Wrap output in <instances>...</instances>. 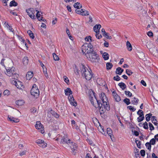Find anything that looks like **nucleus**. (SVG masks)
Here are the masks:
<instances>
[{"mask_svg": "<svg viewBox=\"0 0 158 158\" xmlns=\"http://www.w3.org/2000/svg\"><path fill=\"white\" fill-rule=\"evenodd\" d=\"M93 93L94 97L90 96L89 99L92 104L95 108H98L101 114H103L106 110H110L109 104L108 99L105 93H101L99 94L100 100H97Z\"/></svg>", "mask_w": 158, "mask_h": 158, "instance_id": "f257e3e1", "label": "nucleus"}, {"mask_svg": "<svg viewBox=\"0 0 158 158\" xmlns=\"http://www.w3.org/2000/svg\"><path fill=\"white\" fill-rule=\"evenodd\" d=\"M81 69L82 74L87 80H90L92 77L93 75L90 70L89 71L84 65L82 64Z\"/></svg>", "mask_w": 158, "mask_h": 158, "instance_id": "f03ea898", "label": "nucleus"}, {"mask_svg": "<svg viewBox=\"0 0 158 158\" xmlns=\"http://www.w3.org/2000/svg\"><path fill=\"white\" fill-rule=\"evenodd\" d=\"M6 74L7 76L10 77L12 76L13 78L14 79H15L18 78L19 75L16 73L15 67H10L9 66H8L6 67Z\"/></svg>", "mask_w": 158, "mask_h": 158, "instance_id": "7ed1b4c3", "label": "nucleus"}, {"mask_svg": "<svg viewBox=\"0 0 158 158\" xmlns=\"http://www.w3.org/2000/svg\"><path fill=\"white\" fill-rule=\"evenodd\" d=\"M86 57L89 61L93 63H98L100 60L98 55L95 51H94L90 54L86 55Z\"/></svg>", "mask_w": 158, "mask_h": 158, "instance_id": "20e7f679", "label": "nucleus"}, {"mask_svg": "<svg viewBox=\"0 0 158 158\" xmlns=\"http://www.w3.org/2000/svg\"><path fill=\"white\" fill-rule=\"evenodd\" d=\"M36 10H37L36 9H34L33 8H31L27 9L26 12L31 18L34 19H35V13Z\"/></svg>", "mask_w": 158, "mask_h": 158, "instance_id": "39448f33", "label": "nucleus"}, {"mask_svg": "<svg viewBox=\"0 0 158 158\" xmlns=\"http://www.w3.org/2000/svg\"><path fill=\"white\" fill-rule=\"evenodd\" d=\"M87 45V44H85L82 46V51L83 53L85 54H87V55L90 54L94 51L93 49H89L88 48Z\"/></svg>", "mask_w": 158, "mask_h": 158, "instance_id": "423d86ee", "label": "nucleus"}, {"mask_svg": "<svg viewBox=\"0 0 158 158\" xmlns=\"http://www.w3.org/2000/svg\"><path fill=\"white\" fill-rule=\"evenodd\" d=\"M35 127V128L38 129L39 131H40L41 133L43 134L44 133V127L40 121L36 122Z\"/></svg>", "mask_w": 158, "mask_h": 158, "instance_id": "0eeeda50", "label": "nucleus"}, {"mask_svg": "<svg viewBox=\"0 0 158 158\" xmlns=\"http://www.w3.org/2000/svg\"><path fill=\"white\" fill-rule=\"evenodd\" d=\"M12 83L15 85L18 89H22L24 88L22 83L18 80L17 81L13 80L12 81Z\"/></svg>", "mask_w": 158, "mask_h": 158, "instance_id": "6e6552de", "label": "nucleus"}, {"mask_svg": "<svg viewBox=\"0 0 158 158\" xmlns=\"http://www.w3.org/2000/svg\"><path fill=\"white\" fill-rule=\"evenodd\" d=\"M31 93L32 95L35 98H38L39 96L40 91L38 89H35L32 88Z\"/></svg>", "mask_w": 158, "mask_h": 158, "instance_id": "1a4fd4ad", "label": "nucleus"}, {"mask_svg": "<svg viewBox=\"0 0 158 158\" xmlns=\"http://www.w3.org/2000/svg\"><path fill=\"white\" fill-rule=\"evenodd\" d=\"M75 11L77 14L81 15L83 16H87L89 15L88 11L83 9H81V10H76Z\"/></svg>", "mask_w": 158, "mask_h": 158, "instance_id": "9d476101", "label": "nucleus"}, {"mask_svg": "<svg viewBox=\"0 0 158 158\" xmlns=\"http://www.w3.org/2000/svg\"><path fill=\"white\" fill-rule=\"evenodd\" d=\"M10 63H11L10 60H6L5 59H2L1 62V64L4 66L5 68L6 67L9 66Z\"/></svg>", "mask_w": 158, "mask_h": 158, "instance_id": "9b49d317", "label": "nucleus"}, {"mask_svg": "<svg viewBox=\"0 0 158 158\" xmlns=\"http://www.w3.org/2000/svg\"><path fill=\"white\" fill-rule=\"evenodd\" d=\"M147 47L149 49L150 51L154 56H156L158 55V51L156 48H150L149 44H148Z\"/></svg>", "mask_w": 158, "mask_h": 158, "instance_id": "f8f14e48", "label": "nucleus"}, {"mask_svg": "<svg viewBox=\"0 0 158 158\" xmlns=\"http://www.w3.org/2000/svg\"><path fill=\"white\" fill-rule=\"evenodd\" d=\"M36 143H37L39 146L43 148H45L47 146V144L45 143L44 141L41 139H38L36 140Z\"/></svg>", "mask_w": 158, "mask_h": 158, "instance_id": "ddd939ff", "label": "nucleus"}, {"mask_svg": "<svg viewBox=\"0 0 158 158\" xmlns=\"http://www.w3.org/2000/svg\"><path fill=\"white\" fill-rule=\"evenodd\" d=\"M71 141L70 139H69L66 135L63 136L61 140V142L63 144L67 143L68 145L71 143Z\"/></svg>", "mask_w": 158, "mask_h": 158, "instance_id": "4468645a", "label": "nucleus"}, {"mask_svg": "<svg viewBox=\"0 0 158 158\" xmlns=\"http://www.w3.org/2000/svg\"><path fill=\"white\" fill-rule=\"evenodd\" d=\"M68 99L69 100L71 104L74 106H76L77 105V103L75 102V100L72 94L69 95L68 96Z\"/></svg>", "mask_w": 158, "mask_h": 158, "instance_id": "2eb2a0df", "label": "nucleus"}, {"mask_svg": "<svg viewBox=\"0 0 158 158\" xmlns=\"http://www.w3.org/2000/svg\"><path fill=\"white\" fill-rule=\"evenodd\" d=\"M69 145L71 148V150L73 152L75 151L77 149V144L75 143L71 142L69 144Z\"/></svg>", "mask_w": 158, "mask_h": 158, "instance_id": "dca6fc26", "label": "nucleus"}, {"mask_svg": "<svg viewBox=\"0 0 158 158\" xmlns=\"http://www.w3.org/2000/svg\"><path fill=\"white\" fill-rule=\"evenodd\" d=\"M113 95L116 101L119 102L120 101V97L117 94L116 92L114 91L113 92Z\"/></svg>", "mask_w": 158, "mask_h": 158, "instance_id": "f3484780", "label": "nucleus"}, {"mask_svg": "<svg viewBox=\"0 0 158 158\" xmlns=\"http://www.w3.org/2000/svg\"><path fill=\"white\" fill-rule=\"evenodd\" d=\"M101 26L100 24H96L94 27V31L96 32V33H97L100 32V29L101 28Z\"/></svg>", "mask_w": 158, "mask_h": 158, "instance_id": "a211bd4d", "label": "nucleus"}, {"mask_svg": "<svg viewBox=\"0 0 158 158\" xmlns=\"http://www.w3.org/2000/svg\"><path fill=\"white\" fill-rule=\"evenodd\" d=\"M107 133L109 135L110 137V138L112 139V138H114V135H113L112 131L110 128H107Z\"/></svg>", "mask_w": 158, "mask_h": 158, "instance_id": "6ab92c4d", "label": "nucleus"}, {"mask_svg": "<svg viewBox=\"0 0 158 158\" xmlns=\"http://www.w3.org/2000/svg\"><path fill=\"white\" fill-rule=\"evenodd\" d=\"M33 76V74L32 72H28L26 75V78L27 80H30Z\"/></svg>", "mask_w": 158, "mask_h": 158, "instance_id": "aec40b11", "label": "nucleus"}, {"mask_svg": "<svg viewBox=\"0 0 158 158\" xmlns=\"http://www.w3.org/2000/svg\"><path fill=\"white\" fill-rule=\"evenodd\" d=\"M35 11L37 12L36 16L38 20L40 21H42L44 22H45V21H46V20L43 19V17H42V18H40V17L41 15L40 14V11H38L37 10H36Z\"/></svg>", "mask_w": 158, "mask_h": 158, "instance_id": "412c9836", "label": "nucleus"}, {"mask_svg": "<svg viewBox=\"0 0 158 158\" xmlns=\"http://www.w3.org/2000/svg\"><path fill=\"white\" fill-rule=\"evenodd\" d=\"M123 71V69L120 67H118L116 69L115 71L116 73L117 74L121 75Z\"/></svg>", "mask_w": 158, "mask_h": 158, "instance_id": "4be33fe9", "label": "nucleus"}, {"mask_svg": "<svg viewBox=\"0 0 158 158\" xmlns=\"http://www.w3.org/2000/svg\"><path fill=\"white\" fill-rule=\"evenodd\" d=\"M65 94L66 95H69L72 94L73 93L72 91L71 90L70 88H67L66 89L64 90Z\"/></svg>", "mask_w": 158, "mask_h": 158, "instance_id": "5701e85b", "label": "nucleus"}, {"mask_svg": "<svg viewBox=\"0 0 158 158\" xmlns=\"http://www.w3.org/2000/svg\"><path fill=\"white\" fill-rule=\"evenodd\" d=\"M10 120L12 123H18L19 122V119L15 118L10 117L9 118Z\"/></svg>", "mask_w": 158, "mask_h": 158, "instance_id": "b1692460", "label": "nucleus"}, {"mask_svg": "<svg viewBox=\"0 0 158 158\" xmlns=\"http://www.w3.org/2000/svg\"><path fill=\"white\" fill-rule=\"evenodd\" d=\"M132 99L133 100L131 101L132 103L134 105H137L138 103L139 100L135 97H134Z\"/></svg>", "mask_w": 158, "mask_h": 158, "instance_id": "393cba45", "label": "nucleus"}, {"mask_svg": "<svg viewBox=\"0 0 158 158\" xmlns=\"http://www.w3.org/2000/svg\"><path fill=\"white\" fill-rule=\"evenodd\" d=\"M24 103V102L23 100H19L16 102V104L19 106H22Z\"/></svg>", "mask_w": 158, "mask_h": 158, "instance_id": "a878e982", "label": "nucleus"}, {"mask_svg": "<svg viewBox=\"0 0 158 158\" xmlns=\"http://www.w3.org/2000/svg\"><path fill=\"white\" fill-rule=\"evenodd\" d=\"M156 117L154 116H152L151 118V120L152 122L156 126H157V121L156 119Z\"/></svg>", "mask_w": 158, "mask_h": 158, "instance_id": "bb28decb", "label": "nucleus"}, {"mask_svg": "<svg viewBox=\"0 0 158 158\" xmlns=\"http://www.w3.org/2000/svg\"><path fill=\"white\" fill-rule=\"evenodd\" d=\"M103 57L105 60H107L109 58V54L106 52H104L102 55Z\"/></svg>", "mask_w": 158, "mask_h": 158, "instance_id": "cd10ccee", "label": "nucleus"}, {"mask_svg": "<svg viewBox=\"0 0 158 158\" xmlns=\"http://www.w3.org/2000/svg\"><path fill=\"white\" fill-rule=\"evenodd\" d=\"M23 62L24 64L26 65L28 62V59L27 56H25L23 57Z\"/></svg>", "mask_w": 158, "mask_h": 158, "instance_id": "c85d7f7f", "label": "nucleus"}, {"mask_svg": "<svg viewBox=\"0 0 158 158\" xmlns=\"http://www.w3.org/2000/svg\"><path fill=\"white\" fill-rule=\"evenodd\" d=\"M126 45L128 50L129 51H131L132 49V47L131 46V44H130V42L129 41H127V42Z\"/></svg>", "mask_w": 158, "mask_h": 158, "instance_id": "c756f323", "label": "nucleus"}, {"mask_svg": "<svg viewBox=\"0 0 158 158\" xmlns=\"http://www.w3.org/2000/svg\"><path fill=\"white\" fill-rule=\"evenodd\" d=\"M118 85L123 90L124 89L126 88V85L123 82L119 83L118 84Z\"/></svg>", "mask_w": 158, "mask_h": 158, "instance_id": "7c9ffc66", "label": "nucleus"}, {"mask_svg": "<svg viewBox=\"0 0 158 158\" xmlns=\"http://www.w3.org/2000/svg\"><path fill=\"white\" fill-rule=\"evenodd\" d=\"M18 3L15 0H13L11 1L10 4V7L14 6H17Z\"/></svg>", "mask_w": 158, "mask_h": 158, "instance_id": "2f4dec72", "label": "nucleus"}, {"mask_svg": "<svg viewBox=\"0 0 158 158\" xmlns=\"http://www.w3.org/2000/svg\"><path fill=\"white\" fill-rule=\"evenodd\" d=\"M144 118V117L143 116V114H140L139 117L137 118L138 122H139L142 121Z\"/></svg>", "mask_w": 158, "mask_h": 158, "instance_id": "473e14b6", "label": "nucleus"}, {"mask_svg": "<svg viewBox=\"0 0 158 158\" xmlns=\"http://www.w3.org/2000/svg\"><path fill=\"white\" fill-rule=\"evenodd\" d=\"M74 7L75 8L79 9L82 7V6L81 5H80V3L77 2L74 4Z\"/></svg>", "mask_w": 158, "mask_h": 158, "instance_id": "72a5a7b5", "label": "nucleus"}, {"mask_svg": "<svg viewBox=\"0 0 158 158\" xmlns=\"http://www.w3.org/2000/svg\"><path fill=\"white\" fill-rule=\"evenodd\" d=\"M28 34H29L30 37L32 39H34L35 38L34 34L32 32V31L30 30H28L27 31Z\"/></svg>", "mask_w": 158, "mask_h": 158, "instance_id": "f704fd0d", "label": "nucleus"}, {"mask_svg": "<svg viewBox=\"0 0 158 158\" xmlns=\"http://www.w3.org/2000/svg\"><path fill=\"white\" fill-rule=\"evenodd\" d=\"M51 113L53 116L55 117L56 118H58L59 117V115L56 112L53 110L51 111Z\"/></svg>", "mask_w": 158, "mask_h": 158, "instance_id": "c9c22d12", "label": "nucleus"}, {"mask_svg": "<svg viewBox=\"0 0 158 158\" xmlns=\"http://www.w3.org/2000/svg\"><path fill=\"white\" fill-rule=\"evenodd\" d=\"M106 69L107 70L110 69L113 66V64L110 63L108 62L106 64Z\"/></svg>", "mask_w": 158, "mask_h": 158, "instance_id": "e433bc0d", "label": "nucleus"}, {"mask_svg": "<svg viewBox=\"0 0 158 158\" xmlns=\"http://www.w3.org/2000/svg\"><path fill=\"white\" fill-rule=\"evenodd\" d=\"M152 116V114L149 113L147 114L146 116V119L147 122H148L150 119L151 116Z\"/></svg>", "mask_w": 158, "mask_h": 158, "instance_id": "4c0bfd02", "label": "nucleus"}, {"mask_svg": "<svg viewBox=\"0 0 158 158\" xmlns=\"http://www.w3.org/2000/svg\"><path fill=\"white\" fill-rule=\"evenodd\" d=\"M103 36L107 39H111L112 38L111 36L109 35V34L108 33L106 32Z\"/></svg>", "mask_w": 158, "mask_h": 158, "instance_id": "58836bf2", "label": "nucleus"}, {"mask_svg": "<svg viewBox=\"0 0 158 158\" xmlns=\"http://www.w3.org/2000/svg\"><path fill=\"white\" fill-rule=\"evenodd\" d=\"M52 55L54 58V59L55 61L58 60H59V57L55 53H53L52 54Z\"/></svg>", "mask_w": 158, "mask_h": 158, "instance_id": "ea45409f", "label": "nucleus"}, {"mask_svg": "<svg viewBox=\"0 0 158 158\" xmlns=\"http://www.w3.org/2000/svg\"><path fill=\"white\" fill-rule=\"evenodd\" d=\"M124 102L126 103L127 105H128L130 103V100L129 99L126 98L123 100Z\"/></svg>", "mask_w": 158, "mask_h": 158, "instance_id": "a19ab883", "label": "nucleus"}, {"mask_svg": "<svg viewBox=\"0 0 158 158\" xmlns=\"http://www.w3.org/2000/svg\"><path fill=\"white\" fill-rule=\"evenodd\" d=\"M135 142L136 143V144L137 147L138 148H141V144L140 143V141L135 139Z\"/></svg>", "mask_w": 158, "mask_h": 158, "instance_id": "79ce46f5", "label": "nucleus"}, {"mask_svg": "<svg viewBox=\"0 0 158 158\" xmlns=\"http://www.w3.org/2000/svg\"><path fill=\"white\" fill-rule=\"evenodd\" d=\"M145 146L149 150H151V144L149 142H147L145 144Z\"/></svg>", "mask_w": 158, "mask_h": 158, "instance_id": "37998d69", "label": "nucleus"}, {"mask_svg": "<svg viewBox=\"0 0 158 158\" xmlns=\"http://www.w3.org/2000/svg\"><path fill=\"white\" fill-rule=\"evenodd\" d=\"M126 73L129 76L131 75V74H132L133 73L132 72V71L129 69H127L126 70Z\"/></svg>", "mask_w": 158, "mask_h": 158, "instance_id": "c03bdc74", "label": "nucleus"}, {"mask_svg": "<svg viewBox=\"0 0 158 158\" xmlns=\"http://www.w3.org/2000/svg\"><path fill=\"white\" fill-rule=\"evenodd\" d=\"M125 94L126 95L129 97H131L132 96V94L129 91H125Z\"/></svg>", "mask_w": 158, "mask_h": 158, "instance_id": "a18cd8bd", "label": "nucleus"}, {"mask_svg": "<svg viewBox=\"0 0 158 158\" xmlns=\"http://www.w3.org/2000/svg\"><path fill=\"white\" fill-rule=\"evenodd\" d=\"M109 16L110 18L112 19H114L116 16L115 14L113 13H111L110 14Z\"/></svg>", "mask_w": 158, "mask_h": 158, "instance_id": "49530a36", "label": "nucleus"}, {"mask_svg": "<svg viewBox=\"0 0 158 158\" xmlns=\"http://www.w3.org/2000/svg\"><path fill=\"white\" fill-rule=\"evenodd\" d=\"M151 145H154L156 143V140L155 139H152L149 142Z\"/></svg>", "mask_w": 158, "mask_h": 158, "instance_id": "de8ad7c7", "label": "nucleus"}, {"mask_svg": "<svg viewBox=\"0 0 158 158\" xmlns=\"http://www.w3.org/2000/svg\"><path fill=\"white\" fill-rule=\"evenodd\" d=\"M113 79L114 80L118 81L120 80V78L118 75H116L114 77Z\"/></svg>", "mask_w": 158, "mask_h": 158, "instance_id": "09e8293b", "label": "nucleus"}, {"mask_svg": "<svg viewBox=\"0 0 158 158\" xmlns=\"http://www.w3.org/2000/svg\"><path fill=\"white\" fill-rule=\"evenodd\" d=\"M127 108H129L130 110L133 112L134 111L136 110V109L134 108L133 107L131 106H128Z\"/></svg>", "mask_w": 158, "mask_h": 158, "instance_id": "8fccbe9b", "label": "nucleus"}, {"mask_svg": "<svg viewBox=\"0 0 158 158\" xmlns=\"http://www.w3.org/2000/svg\"><path fill=\"white\" fill-rule=\"evenodd\" d=\"M149 126L150 127V130L152 131L154 130V128L152 124L151 123H149Z\"/></svg>", "mask_w": 158, "mask_h": 158, "instance_id": "3c124183", "label": "nucleus"}, {"mask_svg": "<svg viewBox=\"0 0 158 158\" xmlns=\"http://www.w3.org/2000/svg\"><path fill=\"white\" fill-rule=\"evenodd\" d=\"M64 81L67 84L69 83V81L68 78L66 76H64L63 77Z\"/></svg>", "mask_w": 158, "mask_h": 158, "instance_id": "603ef678", "label": "nucleus"}, {"mask_svg": "<svg viewBox=\"0 0 158 158\" xmlns=\"http://www.w3.org/2000/svg\"><path fill=\"white\" fill-rule=\"evenodd\" d=\"M143 128L145 129H148V123L147 122H145L143 124Z\"/></svg>", "mask_w": 158, "mask_h": 158, "instance_id": "864d4df0", "label": "nucleus"}, {"mask_svg": "<svg viewBox=\"0 0 158 158\" xmlns=\"http://www.w3.org/2000/svg\"><path fill=\"white\" fill-rule=\"evenodd\" d=\"M95 36L98 39H100V38L102 37V35H101L100 34L99 32L97 33H96L95 35Z\"/></svg>", "mask_w": 158, "mask_h": 158, "instance_id": "5fc2aeb1", "label": "nucleus"}, {"mask_svg": "<svg viewBox=\"0 0 158 158\" xmlns=\"http://www.w3.org/2000/svg\"><path fill=\"white\" fill-rule=\"evenodd\" d=\"M94 17V15H89V22L91 23L93 22V18Z\"/></svg>", "mask_w": 158, "mask_h": 158, "instance_id": "6e6d98bb", "label": "nucleus"}, {"mask_svg": "<svg viewBox=\"0 0 158 158\" xmlns=\"http://www.w3.org/2000/svg\"><path fill=\"white\" fill-rule=\"evenodd\" d=\"M10 94V91L8 90H5L3 92V94L5 95H6L8 96Z\"/></svg>", "mask_w": 158, "mask_h": 158, "instance_id": "4d7b16f0", "label": "nucleus"}, {"mask_svg": "<svg viewBox=\"0 0 158 158\" xmlns=\"http://www.w3.org/2000/svg\"><path fill=\"white\" fill-rule=\"evenodd\" d=\"M145 152L144 150H142L140 151V154L141 156H144L145 155Z\"/></svg>", "mask_w": 158, "mask_h": 158, "instance_id": "13d9d810", "label": "nucleus"}, {"mask_svg": "<svg viewBox=\"0 0 158 158\" xmlns=\"http://www.w3.org/2000/svg\"><path fill=\"white\" fill-rule=\"evenodd\" d=\"M135 156L137 158H140V156H139V153L138 152V151H137V152H135Z\"/></svg>", "mask_w": 158, "mask_h": 158, "instance_id": "bf43d9fd", "label": "nucleus"}, {"mask_svg": "<svg viewBox=\"0 0 158 158\" xmlns=\"http://www.w3.org/2000/svg\"><path fill=\"white\" fill-rule=\"evenodd\" d=\"M87 45H88L87 46L88 47V48H89V49H93V46L90 43L87 44Z\"/></svg>", "mask_w": 158, "mask_h": 158, "instance_id": "052dcab7", "label": "nucleus"}, {"mask_svg": "<svg viewBox=\"0 0 158 158\" xmlns=\"http://www.w3.org/2000/svg\"><path fill=\"white\" fill-rule=\"evenodd\" d=\"M26 152V151L25 150L21 152L20 153H19L20 156H22L25 155Z\"/></svg>", "mask_w": 158, "mask_h": 158, "instance_id": "680f3d73", "label": "nucleus"}, {"mask_svg": "<svg viewBox=\"0 0 158 158\" xmlns=\"http://www.w3.org/2000/svg\"><path fill=\"white\" fill-rule=\"evenodd\" d=\"M137 114L139 116L140 115V114H143V112L141 110H139V111L137 112Z\"/></svg>", "mask_w": 158, "mask_h": 158, "instance_id": "e2e57ef3", "label": "nucleus"}, {"mask_svg": "<svg viewBox=\"0 0 158 158\" xmlns=\"http://www.w3.org/2000/svg\"><path fill=\"white\" fill-rule=\"evenodd\" d=\"M147 35L149 37L152 36H153V33L150 31H148V32Z\"/></svg>", "mask_w": 158, "mask_h": 158, "instance_id": "0e129e2a", "label": "nucleus"}, {"mask_svg": "<svg viewBox=\"0 0 158 158\" xmlns=\"http://www.w3.org/2000/svg\"><path fill=\"white\" fill-rule=\"evenodd\" d=\"M141 84L143 86H146L147 85L146 84L143 80H142L141 81Z\"/></svg>", "mask_w": 158, "mask_h": 158, "instance_id": "69168bd1", "label": "nucleus"}, {"mask_svg": "<svg viewBox=\"0 0 158 158\" xmlns=\"http://www.w3.org/2000/svg\"><path fill=\"white\" fill-rule=\"evenodd\" d=\"M43 68V72L44 73H47V69L45 67H44L43 68Z\"/></svg>", "mask_w": 158, "mask_h": 158, "instance_id": "338daca9", "label": "nucleus"}, {"mask_svg": "<svg viewBox=\"0 0 158 158\" xmlns=\"http://www.w3.org/2000/svg\"><path fill=\"white\" fill-rule=\"evenodd\" d=\"M76 124V122L74 120H72L71 121V124L73 127H74L75 126Z\"/></svg>", "mask_w": 158, "mask_h": 158, "instance_id": "774afa93", "label": "nucleus"}]
</instances>
